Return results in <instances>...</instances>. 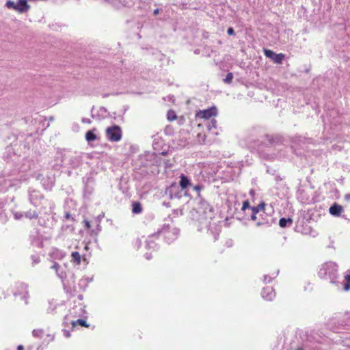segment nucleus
I'll return each instance as SVG.
<instances>
[{
    "label": "nucleus",
    "instance_id": "20e7f679",
    "mask_svg": "<svg viewBox=\"0 0 350 350\" xmlns=\"http://www.w3.org/2000/svg\"><path fill=\"white\" fill-rule=\"evenodd\" d=\"M263 52H264L265 55L267 57L271 59L274 63L278 64H282V62L284 60V57H285L284 54H283V53L276 54L273 51H271L270 49H264Z\"/></svg>",
    "mask_w": 350,
    "mask_h": 350
},
{
    "label": "nucleus",
    "instance_id": "9d476101",
    "mask_svg": "<svg viewBox=\"0 0 350 350\" xmlns=\"http://www.w3.org/2000/svg\"><path fill=\"white\" fill-rule=\"evenodd\" d=\"M132 212L134 214H139L142 212V206L139 202H133L132 203Z\"/></svg>",
    "mask_w": 350,
    "mask_h": 350
},
{
    "label": "nucleus",
    "instance_id": "1a4fd4ad",
    "mask_svg": "<svg viewBox=\"0 0 350 350\" xmlns=\"http://www.w3.org/2000/svg\"><path fill=\"white\" fill-rule=\"evenodd\" d=\"M97 129L96 128L87 131L85 133V139L89 142L96 140L97 139V135L95 133Z\"/></svg>",
    "mask_w": 350,
    "mask_h": 350
},
{
    "label": "nucleus",
    "instance_id": "473e14b6",
    "mask_svg": "<svg viewBox=\"0 0 350 350\" xmlns=\"http://www.w3.org/2000/svg\"><path fill=\"white\" fill-rule=\"evenodd\" d=\"M70 285L65 286L64 289H65L66 291H68V288H70Z\"/></svg>",
    "mask_w": 350,
    "mask_h": 350
},
{
    "label": "nucleus",
    "instance_id": "423d86ee",
    "mask_svg": "<svg viewBox=\"0 0 350 350\" xmlns=\"http://www.w3.org/2000/svg\"><path fill=\"white\" fill-rule=\"evenodd\" d=\"M334 271V265L332 263H325L322 265L319 271V275L321 278H325L329 275Z\"/></svg>",
    "mask_w": 350,
    "mask_h": 350
},
{
    "label": "nucleus",
    "instance_id": "2f4dec72",
    "mask_svg": "<svg viewBox=\"0 0 350 350\" xmlns=\"http://www.w3.org/2000/svg\"><path fill=\"white\" fill-rule=\"evenodd\" d=\"M345 199L347 200H350V195H346L345 196Z\"/></svg>",
    "mask_w": 350,
    "mask_h": 350
},
{
    "label": "nucleus",
    "instance_id": "412c9836",
    "mask_svg": "<svg viewBox=\"0 0 350 350\" xmlns=\"http://www.w3.org/2000/svg\"><path fill=\"white\" fill-rule=\"evenodd\" d=\"M173 186H174V184H172L170 187L167 189V190L165 191V193L167 195L169 194V196H170L171 198H172V187H173Z\"/></svg>",
    "mask_w": 350,
    "mask_h": 350
},
{
    "label": "nucleus",
    "instance_id": "4468645a",
    "mask_svg": "<svg viewBox=\"0 0 350 350\" xmlns=\"http://www.w3.org/2000/svg\"><path fill=\"white\" fill-rule=\"evenodd\" d=\"M44 332L42 329H33L32 332V334L34 337L37 338H42L43 336Z\"/></svg>",
    "mask_w": 350,
    "mask_h": 350
},
{
    "label": "nucleus",
    "instance_id": "2eb2a0df",
    "mask_svg": "<svg viewBox=\"0 0 350 350\" xmlns=\"http://www.w3.org/2000/svg\"><path fill=\"white\" fill-rule=\"evenodd\" d=\"M233 79V74L232 72H228L225 79H224V82L228 84L232 83Z\"/></svg>",
    "mask_w": 350,
    "mask_h": 350
},
{
    "label": "nucleus",
    "instance_id": "f257e3e1",
    "mask_svg": "<svg viewBox=\"0 0 350 350\" xmlns=\"http://www.w3.org/2000/svg\"><path fill=\"white\" fill-rule=\"evenodd\" d=\"M107 139L111 142H118L122 139V131L120 126L113 125L109 126L105 130Z\"/></svg>",
    "mask_w": 350,
    "mask_h": 350
},
{
    "label": "nucleus",
    "instance_id": "0eeeda50",
    "mask_svg": "<svg viewBox=\"0 0 350 350\" xmlns=\"http://www.w3.org/2000/svg\"><path fill=\"white\" fill-rule=\"evenodd\" d=\"M342 206L334 203L329 209V213L334 216L339 217L342 211Z\"/></svg>",
    "mask_w": 350,
    "mask_h": 350
},
{
    "label": "nucleus",
    "instance_id": "cd10ccee",
    "mask_svg": "<svg viewBox=\"0 0 350 350\" xmlns=\"http://www.w3.org/2000/svg\"><path fill=\"white\" fill-rule=\"evenodd\" d=\"M64 336L67 338L70 337V332L68 331H64Z\"/></svg>",
    "mask_w": 350,
    "mask_h": 350
},
{
    "label": "nucleus",
    "instance_id": "f704fd0d",
    "mask_svg": "<svg viewBox=\"0 0 350 350\" xmlns=\"http://www.w3.org/2000/svg\"><path fill=\"white\" fill-rule=\"evenodd\" d=\"M297 350H304L302 348H298Z\"/></svg>",
    "mask_w": 350,
    "mask_h": 350
},
{
    "label": "nucleus",
    "instance_id": "39448f33",
    "mask_svg": "<svg viewBox=\"0 0 350 350\" xmlns=\"http://www.w3.org/2000/svg\"><path fill=\"white\" fill-rule=\"evenodd\" d=\"M262 297L267 301H271L275 297V292L273 286H266L261 291Z\"/></svg>",
    "mask_w": 350,
    "mask_h": 350
},
{
    "label": "nucleus",
    "instance_id": "7c9ffc66",
    "mask_svg": "<svg viewBox=\"0 0 350 350\" xmlns=\"http://www.w3.org/2000/svg\"><path fill=\"white\" fill-rule=\"evenodd\" d=\"M348 319H350V317H348ZM350 325V319L348 320L347 323H345V325Z\"/></svg>",
    "mask_w": 350,
    "mask_h": 350
},
{
    "label": "nucleus",
    "instance_id": "dca6fc26",
    "mask_svg": "<svg viewBox=\"0 0 350 350\" xmlns=\"http://www.w3.org/2000/svg\"><path fill=\"white\" fill-rule=\"evenodd\" d=\"M344 278H345V281L346 282L345 284H350V269L347 270L344 273Z\"/></svg>",
    "mask_w": 350,
    "mask_h": 350
},
{
    "label": "nucleus",
    "instance_id": "7ed1b4c3",
    "mask_svg": "<svg viewBox=\"0 0 350 350\" xmlns=\"http://www.w3.org/2000/svg\"><path fill=\"white\" fill-rule=\"evenodd\" d=\"M217 115V109L213 106L204 110H199L196 113V118L199 120H209Z\"/></svg>",
    "mask_w": 350,
    "mask_h": 350
},
{
    "label": "nucleus",
    "instance_id": "b1692460",
    "mask_svg": "<svg viewBox=\"0 0 350 350\" xmlns=\"http://www.w3.org/2000/svg\"><path fill=\"white\" fill-rule=\"evenodd\" d=\"M59 264H58V263H57V262H55V263L53 264V265L52 266V268H53L54 270H55V271H56V272H57V269H58V268H59Z\"/></svg>",
    "mask_w": 350,
    "mask_h": 350
},
{
    "label": "nucleus",
    "instance_id": "5701e85b",
    "mask_svg": "<svg viewBox=\"0 0 350 350\" xmlns=\"http://www.w3.org/2000/svg\"><path fill=\"white\" fill-rule=\"evenodd\" d=\"M202 189V187L199 185H196V186L193 187V190L197 191V192H200Z\"/></svg>",
    "mask_w": 350,
    "mask_h": 350
},
{
    "label": "nucleus",
    "instance_id": "6ab92c4d",
    "mask_svg": "<svg viewBox=\"0 0 350 350\" xmlns=\"http://www.w3.org/2000/svg\"><path fill=\"white\" fill-rule=\"evenodd\" d=\"M250 207V203L249 200H245L243 202V206H242L241 210L243 211H245L247 208H248Z\"/></svg>",
    "mask_w": 350,
    "mask_h": 350
},
{
    "label": "nucleus",
    "instance_id": "aec40b11",
    "mask_svg": "<svg viewBox=\"0 0 350 350\" xmlns=\"http://www.w3.org/2000/svg\"><path fill=\"white\" fill-rule=\"evenodd\" d=\"M26 216L29 218H37L38 215L36 211H33V213H26Z\"/></svg>",
    "mask_w": 350,
    "mask_h": 350
},
{
    "label": "nucleus",
    "instance_id": "6e6552de",
    "mask_svg": "<svg viewBox=\"0 0 350 350\" xmlns=\"http://www.w3.org/2000/svg\"><path fill=\"white\" fill-rule=\"evenodd\" d=\"M180 179L179 185L182 189H185L191 185L190 180L185 175L181 174Z\"/></svg>",
    "mask_w": 350,
    "mask_h": 350
},
{
    "label": "nucleus",
    "instance_id": "ddd939ff",
    "mask_svg": "<svg viewBox=\"0 0 350 350\" xmlns=\"http://www.w3.org/2000/svg\"><path fill=\"white\" fill-rule=\"evenodd\" d=\"M293 221L291 219L288 218V219H286V218H281L280 220H279V225L280 227L282 228H284L286 226L287 224H292Z\"/></svg>",
    "mask_w": 350,
    "mask_h": 350
},
{
    "label": "nucleus",
    "instance_id": "4be33fe9",
    "mask_svg": "<svg viewBox=\"0 0 350 350\" xmlns=\"http://www.w3.org/2000/svg\"><path fill=\"white\" fill-rule=\"evenodd\" d=\"M227 33L230 36H233L235 34L234 30L232 27H229L227 30Z\"/></svg>",
    "mask_w": 350,
    "mask_h": 350
},
{
    "label": "nucleus",
    "instance_id": "393cba45",
    "mask_svg": "<svg viewBox=\"0 0 350 350\" xmlns=\"http://www.w3.org/2000/svg\"><path fill=\"white\" fill-rule=\"evenodd\" d=\"M342 291H350V286H343V287L340 289Z\"/></svg>",
    "mask_w": 350,
    "mask_h": 350
},
{
    "label": "nucleus",
    "instance_id": "bb28decb",
    "mask_svg": "<svg viewBox=\"0 0 350 350\" xmlns=\"http://www.w3.org/2000/svg\"><path fill=\"white\" fill-rule=\"evenodd\" d=\"M256 219H257L256 214H254V212H252V214L251 215V219L253 221H255V220H256Z\"/></svg>",
    "mask_w": 350,
    "mask_h": 350
},
{
    "label": "nucleus",
    "instance_id": "9b49d317",
    "mask_svg": "<svg viewBox=\"0 0 350 350\" xmlns=\"http://www.w3.org/2000/svg\"><path fill=\"white\" fill-rule=\"evenodd\" d=\"M265 203L261 202L258 206L251 207V210L254 214L258 213L260 211H264L265 208Z\"/></svg>",
    "mask_w": 350,
    "mask_h": 350
},
{
    "label": "nucleus",
    "instance_id": "a211bd4d",
    "mask_svg": "<svg viewBox=\"0 0 350 350\" xmlns=\"http://www.w3.org/2000/svg\"><path fill=\"white\" fill-rule=\"evenodd\" d=\"M167 119L171 121L175 120V111L173 110L169 111L167 113Z\"/></svg>",
    "mask_w": 350,
    "mask_h": 350
},
{
    "label": "nucleus",
    "instance_id": "f3484780",
    "mask_svg": "<svg viewBox=\"0 0 350 350\" xmlns=\"http://www.w3.org/2000/svg\"><path fill=\"white\" fill-rule=\"evenodd\" d=\"M77 323L79 325H81V326H83V327H89V325H88L86 323V321L83 319H78L77 320L76 322L73 321L72 322V325H75V323Z\"/></svg>",
    "mask_w": 350,
    "mask_h": 350
},
{
    "label": "nucleus",
    "instance_id": "a878e982",
    "mask_svg": "<svg viewBox=\"0 0 350 350\" xmlns=\"http://www.w3.org/2000/svg\"><path fill=\"white\" fill-rule=\"evenodd\" d=\"M84 224H85V226L88 228V229H90L91 228V225H90V221H87V220H85L84 221Z\"/></svg>",
    "mask_w": 350,
    "mask_h": 350
},
{
    "label": "nucleus",
    "instance_id": "f03ea898",
    "mask_svg": "<svg viewBox=\"0 0 350 350\" xmlns=\"http://www.w3.org/2000/svg\"><path fill=\"white\" fill-rule=\"evenodd\" d=\"M5 6L8 9H12L18 13H23L30 9V5L27 3V0H18V3H15L12 1H7Z\"/></svg>",
    "mask_w": 350,
    "mask_h": 350
},
{
    "label": "nucleus",
    "instance_id": "72a5a7b5",
    "mask_svg": "<svg viewBox=\"0 0 350 350\" xmlns=\"http://www.w3.org/2000/svg\"><path fill=\"white\" fill-rule=\"evenodd\" d=\"M158 10H154V14H157L158 13Z\"/></svg>",
    "mask_w": 350,
    "mask_h": 350
},
{
    "label": "nucleus",
    "instance_id": "f8f14e48",
    "mask_svg": "<svg viewBox=\"0 0 350 350\" xmlns=\"http://www.w3.org/2000/svg\"><path fill=\"white\" fill-rule=\"evenodd\" d=\"M72 260L75 262L77 265L81 264V254L78 252H73L71 254Z\"/></svg>",
    "mask_w": 350,
    "mask_h": 350
},
{
    "label": "nucleus",
    "instance_id": "c85d7f7f",
    "mask_svg": "<svg viewBox=\"0 0 350 350\" xmlns=\"http://www.w3.org/2000/svg\"><path fill=\"white\" fill-rule=\"evenodd\" d=\"M23 349H24V347L23 345H19L17 347V350H23Z\"/></svg>",
    "mask_w": 350,
    "mask_h": 350
},
{
    "label": "nucleus",
    "instance_id": "c756f323",
    "mask_svg": "<svg viewBox=\"0 0 350 350\" xmlns=\"http://www.w3.org/2000/svg\"><path fill=\"white\" fill-rule=\"evenodd\" d=\"M66 219H69L70 218V213H67L66 214Z\"/></svg>",
    "mask_w": 350,
    "mask_h": 350
}]
</instances>
